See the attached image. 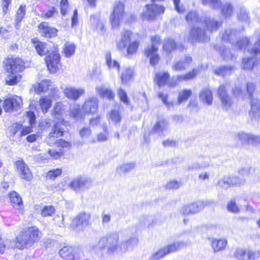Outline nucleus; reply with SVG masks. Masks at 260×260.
<instances>
[{
  "mask_svg": "<svg viewBox=\"0 0 260 260\" xmlns=\"http://www.w3.org/2000/svg\"><path fill=\"white\" fill-rule=\"evenodd\" d=\"M204 24L207 28L205 31L198 27H194L191 29L185 39L191 43L205 42L209 39V33L216 31L221 25V22L218 21L213 18H206L204 20Z\"/></svg>",
  "mask_w": 260,
  "mask_h": 260,
  "instance_id": "obj_1",
  "label": "nucleus"
},
{
  "mask_svg": "<svg viewBox=\"0 0 260 260\" xmlns=\"http://www.w3.org/2000/svg\"><path fill=\"white\" fill-rule=\"evenodd\" d=\"M38 237L39 231L37 228L32 226L26 229L17 237L14 247L22 248L30 247L38 240Z\"/></svg>",
  "mask_w": 260,
  "mask_h": 260,
  "instance_id": "obj_2",
  "label": "nucleus"
},
{
  "mask_svg": "<svg viewBox=\"0 0 260 260\" xmlns=\"http://www.w3.org/2000/svg\"><path fill=\"white\" fill-rule=\"evenodd\" d=\"M133 33L129 30H125L121 33V38L117 42V47L120 51L126 50L127 56L135 54L138 50L139 43L135 40L132 41Z\"/></svg>",
  "mask_w": 260,
  "mask_h": 260,
  "instance_id": "obj_3",
  "label": "nucleus"
},
{
  "mask_svg": "<svg viewBox=\"0 0 260 260\" xmlns=\"http://www.w3.org/2000/svg\"><path fill=\"white\" fill-rule=\"evenodd\" d=\"M118 233L113 232L102 237L99 242L98 246L101 249L107 248L109 254H113L115 252H119L120 247Z\"/></svg>",
  "mask_w": 260,
  "mask_h": 260,
  "instance_id": "obj_4",
  "label": "nucleus"
},
{
  "mask_svg": "<svg viewBox=\"0 0 260 260\" xmlns=\"http://www.w3.org/2000/svg\"><path fill=\"white\" fill-rule=\"evenodd\" d=\"M98 108V99L95 97L87 99L81 109L77 108L72 110V115L78 120L84 115L93 114L96 112Z\"/></svg>",
  "mask_w": 260,
  "mask_h": 260,
  "instance_id": "obj_5",
  "label": "nucleus"
},
{
  "mask_svg": "<svg viewBox=\"0 0 260 260\" xmlns=\"http://www.w3.org/2000/svg\"><path fill=\"white\" fill-rule=\"evenodd\" d=\"M187 245V243L183 241L174 242L165 247H161L154 252L149 257L148 260H159L168 254L177 251Z\"/></svg>",
  "mask_w": 260,
  "mask_h": 260,
  "instance_id": "obj_6",
  "label": "nucleus"
},
{
  "mask_svg": "<svg viewBox=\"0 0 260 260\" xmlns=\"http://www.w3.org/2000/svg\"><path fill=\"white\" fill-rule=\"evenodd\" d=\"M247 51L253 55V56L245 57L243 59L242 66L244 70H251L255 67L260 65V58H257L256 55L260 54V33L258 36L255 43L251 50Z\"/></svg>",
  "mask_w": 260,
  "mask_h": 260,
  "instance_id": "obj_7",
  "label": "nucleus"
},
{
  "mask_svg": "<svg viewBox=\"0 0 260 260\" xmlns=\"http://www.w3.org/2000/svg\"><path fill=\"white\" fill-rule=\"evenodd\" d=\"M165 9V7L160 5L155 4L146 5L142 14V18L147 20H155L164 13Z\"/></svg>",
  "mask_w": 260,
  "mask_h": 260,
  "instance_id": "obj_8",
  "label": "nucleus"
},
{
  "mask_svg": "<svg viewBox=\"0 0 260 260\" xmlns=\"http://www.w3.org/2000/svg\"><path fill=\"white\" fill-rule=\"evenodd\" d=\"M160 38L158 36L151 37V43L145 50V55L150 58V63L154 66L158 63L159 60V55L157 53L158 48L160 45Z\"/></svg>",
  "mask_w": 260,
  "mask_h": 260,
  "instance_id": "obj_9",
  "label": "nucleus"
},
{
  "mask_svg": "<svg viewBox=\"0 0 260 260\" xmlns=\"http://www.w3.org/2000/svg\"><path fill=\"white\" fill-rule=\"evenodd\" d=\"M60 56L57 46L53 44L52 50L46 57V63L50 72L55 73L59 70Z\"/></svg>",
  "mask_w": 260,
  "mask_h": 260,
  "instance_id": "obj_10",
  "label": "nucleus"
},
{
  "mask_svg": "<svg viewBox=\"0 0 260 260\" xmlns=\"http://www.w3.org/2000/svg\"><path fill=\"white\" fill-rule=\"evenodd\" d=\"M124 6L121 2L115 3L113 11L110 16V22L113 28L118 27L124 16Z\"/></svg>",
  "mask_w": 260,
  "mask_h": 260,
  "instance_id": "obj_11",
  "label": "nucleus"
},
{
  "mask_svg": "<svg viewBox=\"0 0 260 260\" xmlns=\"http://www.w3.org/2000/svg\"><path fill=\"white\" fill-rule=\"evenodd\" d=\"M203 3L209 4L215 9H220L222 15L226 19L230 18L234 12V7L230 3L221 4L219 0H203Z\"/></svg>",
  "mask_w": 260,
  "mask_h": 260,
  "instance_id": "obj_12",
  "label": "nucleus"
},
{
  "mask_svg": "<svg viewBox=\"0 0 260 260\" xmlns=\"http://www.w3.org/2000/svg\"><path fill=\"white\" fill-rule=\"evenodd\" d=\"M6 72L21 73L24 69V63L19 58H7L4 62Z\"/></svg>",
  "mask_w": 260,
  "mask_h": 260,
  "instance_id": "obj_13",
  "label": "nucleus"
},
{
  "mask_svg": "<svg viewBox=\"0 0 260 260\" xmlns=\"http://www.w3.org/2000/svg\"><path fill=\"white\" fill-rule=\"evenodd\" d=\"M22 105L21 96L12 95L6 99L3 103V107L6 112H11L18 110Z\"/></svg>",
  "mask_w": 260,
  "mask_h": 260,
  "instance_id": "obj_14",
  "label": "nucleus"
},
{
  "mask_svg": "<svg viewBox=\"0 0 260 260\" xmlns=\"http://www.w3.org/2000/svg\"><path fill=\"white\" fill-rule=\"evenodd\" d=\"M227 86L226 83L220 85L217 92L222 108L225 110H230L233 104L232 99L227 93Z\"/></svg>",
  "mask_w": 260,
  "mask_h": 260,
  "instance_id": "obj_15",
  "label": "nucleus"
},
{
  "mask_svg": "<svg viewBox=\"0 0 260 260\" xmlns=\"http://www.w3.org/2000/svg\"><path fill=\"white\" fill-rule=\"evenodd\" d=\"M106 21L100 14L93 15L90 16V24L92 28L100 34H104L106 30Z\"/></svg>",
  "mask_w": 260,
  "mask_h": 260,
  "instance_id": "obj_16",
  "label": "nucleus"
},
{
  "mask_svg": "<svg viewBox=\"0 0 260 260\" xmlns=\"http://www.w3.org/2000/svg\"><path fill=\"white\" fill-rule=\"evenodd\" d=\"M91 184V181L85 177L79 176L74 179L70 183V187L75 191L79 192L85 187H89Z\"/></svg>",
  "mask_w": 260,
  "mask_h": 260,
  "instance_id": "obj_17",
  "label": "nucleus"
},
{
  "mask_svg": "<svg viewBox=\"0 0 260 260\" xmlns=\"http://www.w3.org/2000/svg\"><path fill=\"white\" fill-rule=\"evenodd\" d=\"M235 138L243 144H257L260 143V137L244 132H239L236 134Z\"/></svg>",
  "mask_w": 260,
  "mask_h": 260,
  "instance_id": "obj_18",
  "label": "nucleus"
},
{
  "mask_svg": "<svg viewBox=\"0 0 260 260\" xmlns=\"http://www.w3.org/2000/svg\"><path fill=\"white\" fill-rule=\"evenodd\" d=\"M16 166L21 178L30 181L32 178V174L26 164L22 160L16 162Z\"/></svg>",
  "mask_w": 260,
  "mask_h": 260,
  "instance_id": "obj_19",
  "label": "nucleus"
},
{
  "mask_svg": "<svg viewBox=\"0 0 260 260\" xmlns=\"http://www.w3.org/2000/svg\"><path fill=\"white\" fill-rule=\"evenodd\" d=\"M63 93L69 99L76 101L84 94L85 89L82 87L76 88L74 87L68 86L64 89Z\"/></svg>",
  "mask_w": 260,
  "mask_h": 260,
  "instance_id": "obj_20",
  "label": "nucleus"
},
{
  "mask_svg": "<svg viewBox=\"0 0 260 260\" xmlns=\"http://www.w3.org/2000/svg\"><path fill=\"white\" fill-rule=\"evenodd\" d=\"M139 240L137 237H131L127 240L120 243L119 252L125 253L133 250L138 244Z\"/></svg>",
  "mask_w": 260,
  "mask_h": 260,
  "instance_id": "obj_21",
  "label": "nucleus"
},
{
  "mask_svg": "<svg viewBox=\"0 0 260 260\" xmlns=\"http://www.w3.org/2000/svg\"><path fill=\"white\" fill-rule=\"evenodd\" d=\"M235 256L239 260H255L254 252L248 249H237L235 253Z\"/></svg>",
  "mask_w": 260,
  "mask_h": 260,
  "instance_id": "obj_22",
  "label": "nucleus"
},
{
  "mask_svg": "<svg viewBox=\"0 0 260 260\" xmlns=\"http://www.w3.org/2000/svg\"><path fill=\"white\" fill-rule=\"evenodd\" d=\"M39 29L42 36L47 38L55 37L57 33L56 28L49 26L46 22H43L39 25Z\"/></svg>",
  "mask_w": 260,
  "mask_h": 260,
  "instance_id": "obj_23",
  "label": "nucleus"
},
{
  "mask_svg": "<svg viewBox=\"0 0 260 260\" xmlns=\"http://www.w3.org/2000/svg\"><path fill=\"white\" fill-rule=\"evenodd\" d=\"M11 205L19 212L23 211V204L20 195L16 191H12L9 193Z\"/></svg>",
  "mask_w": 260,
  "mask_h": 260,
  "instance_id": "obj_24",
  "label": "nucleus"
},
{
  "mask_svg": "<svg viewBox=\"0 0 260 260\" xmlns=\"http://www.w3.org/2000/svg\"><path fill=\"white\" fill-rule=\"evenodd\" d=\"M226 245L227 240L225 238H212L210 239V245L215 253L224 250Z\"/></svg>",
  "mask_w": 260,
  "mask_h": 260,
  "instance_id": "obj_25",
  "label": "nucleus"
},
{
  "mask_svg": "<svg viewBox=\"0 0 260 260\" xmlns=\"http://www.w3.org/2000/svg\"><path fill=\"white\" fill-rule=\"evenodd\" d=\"M199 99L204 104L210 106L212 104L213 96L211 90L208 87L203 88L199 92Z\"/></svg>",
  "mask_w": 260,
  "mask_h": 260,
  "instance_id": "obj_26",
  "label": "nucleus"
},
{
  "mask_svg": "<svg viewBox=\"0 0 260 260\" xmlns=\"http://www.w3.org/2000/svg\"><path fill=\"white\" fill-rule=\"evenodd\" d=\"M249 117L251 120H257L260 117V100L253 99L251 102V110Z\"/></svg>",
  "mask_w": 260,
  "mask_h": 260,
  "instance_id": "obj_27",
  "label": "nucleus"
},
{
  "mask_svg": "<svg viewBox=\"0 0 260 260\" xmlns=\"http://www.w3.org/2000/svg\"><path fill=\"white\" fill-rule=\"evenodd\" d=\"M32 42L36 51L40 55L43 56L47 53L49 54L52 50L51 46L46 43L35 41V40H32Z\"/></svg>",
  "mask_w": 260,
  "mask_h": 260,
  "instance_id": "obj_28",
  "label": "nucleus"
},
{
  "mask_svg": "<svg viewBox=\"0 0 260 260\" xmlns=\"http://www.w3.org/2000/svg\"><path fill=\"white\" fill-rule=\"evenodd\" d=\"M91 215L88 213L83 212L79 214L73 220V223L76 226H86L89 223Z\"/></svg>",
  "mask_w": 260,
  "mask_h": 260,
  "instance_id": "obj_29",
  "label": "nucleus"
},
{
  "mask_svg": "<svg viewBox=\"0 0 260 260\" xmlns=\"http://www.w3.org/2000/svg\"><path fill=\"white\" fill-rule=\"evenodd\" d=\"M8 75L6 78V84L9 85H14L20 82L22 80V76L20 73L7 72Z\"/></svg>",
  "mask_w": 260,
  "mask_h": 260,
  "instance_id": "obj_30",
  "label": "nucleus"
},
{
  "mask_svg": "<svg viewBox=\"0 0 260 260\" xmlns=\"http://www.w3.org/2000/svg\"><path fill=\"white\" fill-rule=\"evenodd\" d=\"M76 249L69 246H65L59 252V255L67 260H73L75 257L74 252Z\"/></svg>",
  "mask_w": 260,
  "mask_h": 260,
  "instance_id": "obj_31",
  "label": "nucleus"
},
{
  "mask_svg": "<svg viewBox=\"0 0 260 260\" xmlns=\"http://www.w3.org/2000/svg\"><path fill=\"white\" fill-rule=\"evenodd\" d=\"M51 85V82L49 80L42 81L41 82L34 86L35 91L37 93L46 91Z\"/></svg>",
  "mask_w": 260,
  "mask_h": 260,
  "instance_id": "obj_32",
  "label": "nucleus"
},
{
  "mask_svg": "<svg viewBox=\"0 0 260 260\" xmlns=\"http://www.w3.org/2000/svg\"><path fill=\"white\" fill-rule=\"evenodd\" d=\"M238 34L237 31L235 30L227 28L225 29L222 35V39L226 41H229L231 43H234V40L236 38Z\"/></svg>",
  "mask_w": 260,
  "mask_h": 260,
  "instance_id": "obj_33",
  "label": "nucleus"
},
{
  "mask_svg": "<svg viewBox=\"0 0 260 260\" xmlns=\"http://www.w3.org/2000/svg\"><path fill=\"white\" fill-rule=\"evenodd\" d=\"M76 46L72 43L66 42L63 48V54L66 57H70L73 55L75 52Z\"/></svg>",
  "mask_w": 260,
  "mask_h": 260,
  "instance_id": "obj_34",
  "label": "nucleus"
},
{
  "mask_svg": "<svg viewBox=\"0 0 260 260\" xmlns=\"http://www.w3.org/2000/svg\"><path fill=\"white\" fill-rule=\"evenodd\" d=\"M168 124L167 121L165 120H160L153 126L152 132L161 135L163 131L167 128Z\"/></svg>",
  "mask_w": 260,
  "mask_h": 260,
  "instance_id": "obj_35",
  "label": "nucleus"
},
{
  "mask_svg": "<svg viewBox=\"0 0 260 260\" xmlns=\"http://www.w3.org/2000/svg\"><path fill=\"white\" fill-rule=\"evenodd\" d=\"M96 91L103 97L107 98L109 99H112L115 96V93L111 90L106 88L104 86H98L96 87Z\"/></svg>",
  "mask_w": 260,
  "mask_h": 260,
  "instance_id": "obj_36",
  "label": "nucleus"
},
{
  "mask_svg": "<svg viewBox=\"0 0 260 260\" xmlns=\"http://www.w3.org/2000/svg\"><path fill=\"white\" fill-rule=\"evenodd\" d=\"M170 75L167 72H159L156 74L155 81L159 86L167 84Z\"/></svg>",
  "mask_w": 260,
  "mask_h": 260,
  "instance_id": "obj_37",
  "label": "nucleus"
},
{
  "mask_svg": "<svg viewBox=\"0 0 260 260\" xmlns=\"http://www.w3.org/2000/svg\"><path fill=\"white\" fill-rule=\"evenodd\" d=\"M191 61L192 59L190 57L186 56L184 60L177 62L173 66V69L177 71L184 70Z\"/></svg>",
  "mask_w": 260,
  "mask_h": 260,
  "instance_id": "obj_38",
  "label": "nucleus"
},
{
  "mask_svg": "<svg viewBox=\"0 0 260 260\" xmlns=\"http://www.w3.org/2000/svg\"><path fill=\"white\" fill-rule=\"evenodd\" d=\"M192 94V90L189 89H184L180 91L178 95L177 103L179 105L186 101Z\"/></svg>",
  "mask_w": 260,
  "mask_h": 260,
  "instance_id": "obj_39",
  "label": "nucleus"
},
{
  "mask_svg": "<svg viewBox=\"0 0 260 260\" xmlns=\"http://www.w3.org/2000/svg\"><path fill=\"white\" fill-rule=\"evenodd\" d=\"M39 105L42 112L44 114L46 113L51 105V100L50 98L42 97L39 100Z\"/></svg>",
  "mask_w": 260,
  "mask_h": 260,
  "instance_id": "obj_40",
  "label": "nucleus"
},
{
  "mask_svg": "<svg viewBox=\"0 0 260 260\" xmlns=\"http://www.w3.org/2000/svg\"><path fill=\"white\" fill-rule=\"evenodd\" d=\"M178 47L173 39H166L163 45V49L167 53H170Z\"/></svg>",
  "mask_w": 260,
  "mask_h": 260,
  "instance_id": "obj_41",
  "label": "nucleus"
},
{
  "mask_svg": "<svg viewBox=\"0 0 260 260\" xmlns=\"http://www.w3.org/2000/svg\"><path fill=\"white\" fill-rule=\"evenodd\" d=\"M133 70L130 68H126L123 70L121 74V80L123 83H127L133 78Z\"/></svg>",
  "mask_w": 260,
  "mask_h": 260,
  "instance_id": "obj_42",
  "label": "nucleus"
},
{
  "mask_svg": "<svg viewBox=\"0 0 260 260\" xmlns=\"http://www.w3.org/2000/svg\"><path fill=\"white\" fill-rule=\"evenodd\" d=\"M62 123L57 122L52 127L51 131L50 133H52V135H54L57 138L61 137L63 136L64 129L62 126Z\"/></svg>",
  "mask_w": 260,
  "mask_h": 260,
  "instance_id": "obj_43",
  "label": "nucleus"
},
{
  "mask_svg": "<svg viewBox=\"0 0 260 260\" xmlns=\"http://www.w3.org/2000/svg\"><path fill=\"white\" fill-rule=\"evenodd\" d=\"M186 21L188 23L197 24L200 22L201 19L196 11H191L188 13L186 16Z\"/></svg>",
  "mask_w": 260,
  "mask_h": 260,
  "instance_id": "obj_44",
  "label": "nucleus"
},
{
  "mask_svg": "<svg viewBox=\"0 0 260 260\" xmlns=\"http://www.w3.org/2000/svg\"><path fill=\"white\" fill-rule=\"evenodd\" d=\"M188 205L190 207L192 213L194 214L203 209L207 205V203L204 201H200Z\"/></svg>",
  "mask_w": 260,
  "mask_h": 260,
  "instance_id": "obj_45",
  "label": "nucleus"
},
{
  "mask_svg": "<svg viewBox=\"0 0 260 260\" xmlns=\"http://www.w3.org/2000/svg\"><path fill=\"white\" fill-rule=\"evenodd\" d=\"M106 64L109 69H116L118 71L120 68V64L116 60L112 59L111 55L107 53L106 55Z\"/></svg>",
  "mask_w": 260,
  "mask_h": 260,
  "instance_id": "obj_46",
  "label": "nucleus"
},
{
  "mask_svg": "<svg viewBox=\"0 0 260 260\" xmlns=\"http://www.w3.org/2000/svg\"><path fill=\"white\" fill-rule=\"evenodd\" d=\"M158 98L161 99L162 103L165 105L168 109L170 110L174 108V102L168 100L169 95L167 93L159 92L158 93Z\"/></svg>",
  "mask_w": 260,
  "mask_h": 260,
  "instance_id": "obj_47",
  "label": "nucleus"
},
{
  "mask_svg": "<svg viewBox=\"0 0 260 260\" xmlns=\"http://www.w3.org/2000/svg\"><path fill=\"white\" fill-rule=\"evenodd\" d=\"M121 115L118 110H113L109 114V121L117 124L121 120Z\"/></svg>",
  "mask_w": 260,
  "mask_h": 260,
  "instance_id": "obj_48",
  "label": "nucleus"
},
{
  "mask_svg": "<svg viewBox=\"0 0 260 260\" xmlns=\"http://www.w3.org/2000/svg\"><path fill=\"white\" fill-rule=\"evenodd\" d=\"M109 138V133L108 131L105 129L103 133H100L97 135L96 139H92L90 142L92 143H95L96 142H104L106 141Z\"/></svg>",
  "mask_w": 260,
  "mask_h": 260,
  "instance_id": "obj_49",
  "label": "nucleus"
},
{
  "mask_svg": "<svg viewBox=\"0 0 260 260\" xmlns=\"http://www.w3.org/2000/svg\"><path fill=\"white\" fill-rule=\"evenodd\" d=\"M233 69V68L231 66H223L216 69L214 72L218 75L225 76L230 74Z\"/></svg>",
  "mask_w": 260,
  "mask_h": 260,
  "instance_id": "obj_50",
  "label": "nucleus"
},
{
  "mask_svg": "<svg viewBox=\"0 0 260 260\" xmlns=\"http://www.w3.org/2000/svg\"><path fill=\"white\" fill-rule=\"evenodd\" d=\"M238 19L242 22H248L249 20V16L246 9L244 8L240 9V12L237 14Z\"/></svg>",
  "mask_w": 260,
  "mask_h": 260,
  "instance_id": "obj_51",
  "label": "nucleus"
},
{
  "mask_svg": "<svg viewBox=\"0 0 260 260\" xmlns=\"http://www.w3.org/2000/svg\"><path fill=\"white\" fill-rule=\"evenodd\" d=\"M55 213V209L53 206H44L41 210V215L43 217L51 216Z\"/></svg>",
  "mask_w": 260,
  "mask_h": 260,
  "instance_id": "obj_52",
  "label": "nucleus"
},
{
  "mask_svg": "<svg viewBox=\"0 0 260 260\" xmlns=\"http://www.w3.org/2000/svg\"><path fill=\"white\" fill-rule=\"evenodd\" d=\"M233 94L237 98L245 99L247 97V94L245 93L244 90L242 89L240 86H237L233 90Z\"/></svg>",
  "mask_w": 260,
  "mask_h": 260,
  "instance_id": "obj_53",
  "label": "nucleus"
},
{
  "mask_svg": "<svg viewBox=\"0 0 260 260\" xmlns=\"http://www.w3.org/2000/svg\"><path fill=\"white\" fill-rule=\"evenodd\" d=\"M135 167V164L134 162H129L122 165L119 167V169L122 172L126 173L133 170Z\"/></svg>",
  "mask_w": 260,
  "mask_h": 260,
  "instance_id": "obj_54",
  "label": "nucleus"
},
{
  "mask_svg": "<svg viewBox=\"0 0 260 260\" xmlns=\"http://www.w3.org/2000/svg\"><path fill=\"white\" fill-rule=\"evenodd\" d=\"M197 75V70H193L191 72H190L185 75H181L178 76V79H181V81H186L193 79Z\"/></svg>",
  "mask_w": 260,
  "mask_h": 260,
  "instance_id": "obj_55",
  "label": "nucleus"
},
{
  "mask_svg": "<svg viewBox=\"0 0 260 260\" xmlns=\"http://www.w3.org/2000/svg\"><path fill=\"white\" fill-rule=\"evenodd\" d=\"M91 135V130L88 127H84L80 129L79 135L82 139H86Z\"/></svg>",
  "mask_w": 260,
  "mask_h": 260,
  "instance_id": "obj_56",
  "label": "nucleus"
},
{
  "mask_svg": "<svg viewBox=\"0 0 260 260\" xmlns=\"http://www.w3.org/2000/svg\"><path fill=\"white\" fill-rule=\"evenodd\" d=\"M6 247L14 248V245L11 242H9L8 240L5 242L3 240H0V254L4 253Z\"/></svg>",
  "mask_w": 260,
  "mask_h": 260,
  "instance_id": "obj_57",
  "label": "nucleus"
},
{
  "mask_svg": "<svg viewBox=\"0 0 260 260\" xmlns=\"http://www.w3.org/2000/svg\"><path fill=\"white\" fill-rule=\"evenodd\" d=\"M61 169H57L49 171L47 174V177L49 179H54L61 174Z\"/></svg>",
  "mask_w": 260,
  "mask_h": 260,
  "instance_id": "obj_58",
  "label": "nucleus"
},
{
  "mask_svg": "<svg viewBox=\"0 0 260 260\" xmlns=\"http://www.w3.org/2000/svg\"><path fill=\"white\" fill-rule=\"evenodd\" d=\"M228 210L234 213H238L239 211V208L236 204V202L234 200H232L228 203L227 206Z\"/></svg>",
  "mask_w": 260,
  "mask_h": 260,
  "instance_id": "obj_59",
  "label": "nucleus"
},
{
  "mask_svg": "<svg viewBox=\"0 0 260 260\" xmlns=\"http://www.w3.org/2000/svg\"><path fill=\"white\" fill-rule=\"evenodd\" d=\"M58 138L55 137L54 135H52V133H49L48 135L46 138V143L50 146H52L58 143Z\"/></svg>",
  "mask_w": 260,
  "mask_h": 260,
  "instance_id": "obj_60",
  "label": "nucleus"
},
{
  "mask_svg": "<svg viewBox=\"0 0 260 260\" xmlns=\"http://www.w3.org/2000/svg\"><path fill=\"white\" fill-rule=\"evenodd\" d=\"M25 15V6L21 5L19 8L17 14H16V18L18 21H21L22 19L24 18Z\"/></svg>",
  "mask_w": 260,
  "mask_h": 260,
  "instance_id": "obj_61",
  "label": "nucleus"
},
{
  "mask_svg": "<svg viewBox=\"0 0 260 260\" xmlns=\"http://www.w3.org/2000/svg\"><path fill=\"white\" fill-rule=\"evenodd\" d=\"M218 184L219 186L224 188H228V187H231L230 182V177H225L220 179L218 181Z\"/></svg>",
  "mask_w": 260,
  "mask_h": 260,
  "instance_id": "obj_62",
  "label": "nucleus"
},
{
  "mask_svg": "<svg viewBox=\"0 0 260 260\" xmlns=\"http://www.w3.org/2000/svg\"><path fill=\"white\" fill-rule=\"evenodd\" d=\"M55 13H57L56 9L53 7H50L48 10H44L42 12V17L50 18L53 16Z\"/></svg>",
  "mask_w": 260,
  "mask_h": 260,
  "instance_id": "obj_63",
  "label": "nucleus"
},
{
  "mask_svg": "<svg viewBox=\"0 0 260 260\" xmlns=\"http://www.w3.org/2000/svg\"><path fill=\"white\" fill-rule=\"evenodd\" d=\"M62 105L61 103H57L55 104L53 111V114L54 116L57 118L58 116L62 114Z\"/></svg>",
  "mask_w": 260,
  "mask_h": 260,
  "instance_id": "obj_64",
  "label": "nucleus"
}]
</instances>
